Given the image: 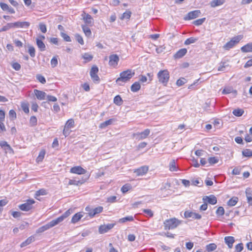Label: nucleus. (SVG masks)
Instances as JSON below:
<instances>
[{"label": "nucleus", "instance_id": "1", "mask_svg": "<svg viewBox=\"0 0 252 252\" xmlns=\"http://www.w3.org/2000/svg\"><path fill=\"white\" fill-rule=\"evenodd\" d=\"M135 75V72L131 69H127L120 73V77L116 81V83L119 85L120 82L126 83L129 81Z\"/></svg>", "mask_w": 252, "mask_h": 252}, {"label": "nucleus", "instance_id": "2", "mask_svg": "<svg viewBox=\"0 0 252 252\" xmlns=\"http://www.w3.org/2000/svg\"><path fill=\"white\" fill-rule=\"evenodd\" d=\"M243 35H238L232 37L229 41L226 42L223 46V48L225 50H229L234 47L236 45L238 44L239 42L243 39Z\"/></svg>", "mask_w": 252, "mask_h": 252}, {"label": "nucleus", "instance_id": "3", "mask_svg": "<svg viewBox=\"0 0 252 252\" xmlns=\"http://www.w3.org/2000/svg\"><path fill=\"white\" fill-rule=\"evenodd\" d=\"M181 221L175 218L166 220L164 222L165 229H174L179 225Z\"/></svg>", "mask_w": 252, "mask_h": 252}, {"label": "nucleus", "instance_id": "4", "mask_svg": "<svg viewBox=\"0 0 252 252\" xmlns=\"http://www.w3.org/2000/svg\"><path fill=\"white\" fill-rule=\"evenodd\" d=\"M158 77L160 83L166 85L169 79V73L166 69L160 70L158 73Z\"/></svg>", "mask_w": 252, "mask_h": 252}, {"label": "nucleus", "instance_id": "5", "mask_svg": "<svg viewBox=\"0 0 252 252\" xmlns=\"http://www.w3.org/2000/svg\"><path fill=\"white\" fill-rule=\"evenodd\" d=\"M98 68L95 65H93L90 70V76L93 82L95 83H98L100 82V78L97 75Z\"/></svg>", "mask_w": 252, "mask_h": 252}, {"label": "nucleus", "instance_id": "6", "mask_svg": "<svg viewBox=\"0 0 252 252\" xmlns=\"http://www.w3.org/2000/svg\"><path fill=\"white\" fill-rule=\"evenodd\" d=\"M150 129L147 128L141 132L134 133L132 136L138 141L146 138L150 133Z\"/></svg>", "mask_w": 252, "mask_h": 252}, {"label": "nucleus", "instance_id": "7", "mask_svg": "<svg viewBox=\"0 0 252 252\" xmlns=\"http://www.w3.org/2000/svg\"><path fill=\"white\" fill-rule=\"evenodd\" d=\"M103 210V208L102 206H98L94 209H92L90 207H87L85 208V210L88 212V215L91 218H93L95 215L101 213Z\"/></svg>", "mask_w": 252, "mask_h": 252}, {"label": "nucleus", "instance_id": "8", "mask_svg": "<svg viewBox=\"0 0 252 252\" xmlns=\"http://www.w3.org/2000/svg\"><path fill=\"white\" fill-rule=\"evenodd\" d=\"M34 203L33 199H28L25 203L19 205V208L22 211H28L32 209V205Z\"/></svg>", "mask_w": 252, "mask_h": 252}, {"label": "nucleus", "instance_id": "9", "mask_svg": "<svg viewBox=\"0 0 252 252\" xmlns=\"http://www.w3.org/2000/svg\"><path fill=\"white\" fill-rule=\"evenodd\" d=\"M72 213V210L68 209L65 213H64L61 216L58 217L56 219L53 220L54 223L57 225L59 223L62 222L65 218L68 217Z\"/></svg>", "mask_w": 252, "mask_h": 252}, {"label": "nucleus", "instance_id": "10", "mask_svg": "<svg viewBox=\"0 0 252 252\" xmlns=\"http://www.w3.org/2000/svg\"><path fill=\"white\" fill-rule=\"evenodd\" d=\"M204 202H206L211 205H215L217 203V197L213 194L209 196H204L202 198Z\"/></svg>", "mask_w": 252, "mask_h": 252}, {"label": "nucleus", "instance_id": "11", "mask_svg": "<svg viewBox=\"0 0 252 252\" xmlns=\"http://www.w3.org/2000/svg\"><path fill=\"white\" fill-rule=\"evenodd\" d=\"M55 225H56L54 223V221L52 220V221H51L49 223H47L46 224L38 228L36 230V233H41Z\"/></svg>", "mask_w": 252, "mask_h": 252}, {"label": "nucleus", "instance_id": "12", "mask_svg": "<svg viewBox=\"0 0 252 252\" xmlns=\"http://www.w3.org/2000/svg\"><path fill=\"white\" fill-rule=\"evenodd\" d=\"M13 28H25L28 29L30 26V23L29 22L17 21L12 23Z\"/></svg>", "mask_w": 252, "mask_h": 252}, {"label": "nucleus", "instance_id": "13", "mask_svg": "<svg viewBox=\"0 0 252 252\" xmlns=\"http://www.w3.org/2000/svg\"><path fill=\"white\" fill-rule=\"evenodd\" d=\"M70 172L72 173L81 175L86 174L87 170L80 166H76L72 167L70 170Z\"/></svg>", "mask_w": 252, "mask_h": 252}, {"label": "nucleus", "instance_id": "14", "mask_svg": "<svg viewBox=\"0 0 252 252\" xmlns=\"http://www.w3.org/2000/svg\"><path fill=\"white\" fill-rule=\"evenodd\" d=\"M115 225L113 223L101 225L99 226L98 231L100 234H103L112 229Z\"/></svg>", "mask_w": 252, "mask_h": 252}, {"label": "nucleus", "instance_id": "15", "mask_svg": "<svg viewBox=\"0 0 252 252\" xmlns=\"http://www.w3.org/2000/svg\"><path fill=\"white\" fill-rule=\"evenodd\" d=\"M119 61V58L117 55H111L109 56V64L110 66L115 67L117 65Z\"/></svg>", "mask_w": 252, "mask_h": 252}, {"label": "nucleus", "instance_id": "16", "mask_svg": "<svg viewBox=\"0 0 252 252\" xmlns=\"http://www.w3.org/2000/svg\"><path fill=\"white\" fill-rule=\"evenodd\" d=\"M0 146L5 151V153H13V150L10 146L5 141L0 142Z\"/></svg>", "mask_w": 252, "mask_h": 252}, {"label": "nucleus", "instance_id": "17", "mask_svg": "<svg viewBox=\"0 0 252 252\" xmlns=\"http://www.w3.org/2000/svg\"><path fill=\"white\" fill-rule=\"evenodd\" d=\"M148 171V167L147 166H143L137 169H135L134 172L137 176H142L146 174Z\"/></svg>", "mask_w": 252, "mask_h": 252}, {"label": "nucleus", "instance_id": "18", "mask_svg": "<svg viewBox=\"0 0 252 252\" xmlns=\"http://www.w3.org/2000/svg\"><path fill=\"white\" fill-rule=\"evenodd\" d=\"M82 16L83 17V19L88 25L92 26L93 23V19L92 16L89 14H86L84 12L82 14Z\"/></svg>", "mask_w": 252, "mask_h": 252}, {"label": "nucleus", "instance_id": "19", "mask_svg": "<svg viewBox=\"0 0 252 252\" xmlns=\"http://www.w3.org/2000/svg\"><path fill=\"white\" fill-rule=\"evenodd\" d=\"M247 200L249 205L252 206V189L248 188L246 189L245 191Z\"/></svg>", "mask_w": 252, "mask_h": 252}, {"label": "nucleus", "instance_id": "20", "mask_svg": "<svg viewBox=\"0 0 252 252\" xmlns=\"http://www.w3.org/2000/svg\"><path fill=\"white\" fill-rule=\"evenodd\" d=\"M34 93L39 100H44L46 96V94L45 92L36 89L34 90Z\"/></svg>", "mask_w": 252, "mask_h": 252}, {"label": "nucleus", "instance_id": "21", "mask_svg": "<svg viewBox=\"0 0 252 252\" xmlns=\"http://www.w3.org/2000/svg\"><path fill=\"white\" fill-rule=\"evenodd\" d=\"M187 53V49L186 48H182L177 51L174 55V58L175 59H178L182 58Z\"/></svg>", "mask_w": 252, "mask_h": 252}, {"label": "nucleus", "instance_id": "22", "mask_svg": "<svg viewBox=\"0 0 252 252\" xmlns=\"http://www.w3.org/2000/svg\"><path fill=\"white\" fill-rule=\"evenodd\" d=\"M224 241L229 248L231 249L232 248L233 243L235 242V240L233 237L226 236L224 238Z\"/></svg>", "mask_w": 252, "mask_h": 252}, {"label": "nucleus", "instance_id": "23", "mask_svg": "<svg viewBox=\"0 0 252 252\" xmlns=\"http://www.w3.org/2000/svg\"><path fill=\"white\" fill-rule=\"evenodd\" d=\"M241 50L244 53L252 52V42L249 43L241 48Z\"/></svg>", "mask_w": 252, "mask_h": 252}, {"label": "nucleus", "instance_id": "24", "mask_svg": "<svg viewBox=\"0 0 252 252\" xmlns=\"http://www.w3.org/2000/svg\"><path fill=\"white\" fill-rule=\"evenodd\" d=\"M225 2V0H213L210 3L212 7H215L222 5Z\"/></svg>", "mask_w": 252, "mask_h": 252}, {"label": "nucleus", "instance_id": "25", "mask_svg": "<svg viewBox=\"0 0 252 252\" xmlns=\"http://www.w3.org/2000/svg\"><path fill=\"white\" fill-rule=\"evenodd\" d=\"M83 217V215L81 212L76 213L72 218L71 223H75L77 222Z\"/></svg>", "mask_w": 252, "mask_h": 252}, {"label": "nucleus", "instance_id": "26", "mask_svg": "<svg viewBox=\"0 0 252 252\" xmlns=\"http://www.w3.org/2000/svg\"><path fill=\"white\" fill-rule=\"evenodd\" d=\"M36 44L41 51H44L46 49L45 44L43 42L41 39L36 38Z\"/></svg>", "mask_w": 252, "mask_h": 252}, {"label": "nucleus", "instance_id": "27", "mask_svg": "<svg viewBox=\"0 0 252 252\" xmlns=\"http://www.w3.org/2000/svg\"><path fill=\"white\" fill-rule=\"evenodd\" d=\"M141 88V85L138 82H135L131 86L130 89L132 92H137Z\"/></svg>", "mask_w": 252, "mask_h": 252}, {"label": "nucleus", "instance_id": "28", "mask_svg": "<svg viewBox=\"0 0 252 252\" xmlns=\"http://www.w3.org/2000/svg\"><path fill=\"white\" fill-rule=\"evenodd\" d=\"M34 241V237L32 236H31V237H29L26 241H25L24 242L22 243L21 244L20 246L21 248L24 247L30 244L31 243L33 242Z\"/></svg>", "mask_w": 252, "mask_h": 252}, {"label": "nucleus", "instance_id": "29", "mask_svg": "<svg viewBox=\"0 0 252 252\" xmlns=\"http://www.w3.org/2000/svg\"><path fill=\"white\" fill-rule=\"evenodd\" d=\"M169 168L171 171H177L178 170V167L176 166L175 159L171 160L169 165Z\"/></svg>", "mask_w": 252, "mask_h": 252}, {"label": "nucleus", "instance_id": "30", "mask_svg": "<svg viewBox=\"0 0 252 252\" xmlns=\"http://www.w3.org/2000/svg\"><path fill=\"white\" fill-rule=\"evenodd\" d=\"M114 121L113 119H109L107 121H106L102 123H101L99 125V128H104L106 127L107 126L111 125L112 123Z\"/></svg>", "mask_w": 252, "mask_h": 252}, {"label": "nucleus", "instance_id": "31", "mask_svg": "<svg viewBox=\"0 0 252 252\" xmlns=\"http://www.w3.org/2000/svg\"><path fill=\"white\" fill-rule=\"evenodd\" d=\"M134 220V217L132 216H128L126 217L120 219L118 220L119 223H123L126 221H132Z\"/></svg>", "mask_w": 252, "mask_h": 252}, {"label": "nucleus", "instance_id": "32", "mask_svg": "<svg viewBox=\"0 0 252 252\" xmlns=\"http://www.w3.org/2000/svg\"><path fill=\"white\" fill-rule=\"evenodd\" d=\"M238 201V198L236 196H233L227 202V205L229 206H235Z\"/></svg>", "mask_w": 252, "mask_h": 252}, {"label": "nucleus", "instance_id": "33", "mask_svg": "<svg viewBox=\"0 0 252 252\" xmlns=\"http://www.w3.org/2000/svg\"><path fill=\"white\" fill-rule=\"evenodd\" d=\"M201 15V11L199 10H196L190 12V19H195Z\"/></svg>", "mask_w": 252, "mask_h": 252}, {"label": "nucleus", "instance_id": "34", "mask_svg": "<svg viewBox=\"0 0 252 252\" xmlns=\"http://www.w3.org/2000/svg\"><path fill=\"white\" fill-rule=\"evenodd\" d=\"M82 28L86 36L89 37L91 35L92 32L90 29L88 27L85 25H82Z\"/></svg>", "mask_w": 252, "mask_h": 252}, {"label": "nucleus", "instance_id": "35", "mask_svg": "<svg viewBox=\"0 0 252 252\" xmlns=\"http://www.w3.org/2000/svg\"><path fill=\"white\" fill-rule=\"evenodd\" d=\"M229 66V64L226 62H221L218 67V70L223 71L225 70V67Z\"/></svg>", "mask_w": 252, "mask_h": 252}, {"label": "nucleus", "instance_id": "36", "mask_svg": "<svg viewBox=\"0 0 252 252\" xmlns=\"http://www.w3.org/2000/svg\"><path fill=\"white\" fill-rule=\"evenodd\" d=\"M217 245L215 243H211L206 246V251L210 252L215 250L217 249Z\"/></svg>", "mask_w": 252, "mask_h": 252}, {"label": "nucleus", "instance_id": "37", "mask_svg": "<svg viewBox=\"0 0 252 252\" xmlns=\"http://www.w3.org/2000/svg\"><path fill=\"white\" fill-rule=\"evenodd\" d=\"M82 58L85 60V63H86L91 61L93 56L88 53H85L82 55Z\"/></svg>", "mask_w": 252, "mask_h": 252}, {"label": "nucleus", "instance_id": "38", "mask_svg": "<svg viewBox=\"0 0 252 252\" xmlns=\"http://www.w3.org/2000/svg\"><path fill=\"white\" fill-rule=\"evenodd\" d=\"M244 113V111L243 109L239 108L234 109L232 112L233 114L237 117H240L242 116Z\"/></svg>", "mask_w": 252, "mask_h": 252}, {"label": "nucleus", "instance_id": "39", "mask_svg": "<svg viewBox=\"0 0 252 252\" xmlns=\"http://www.w3.org/2000/svg\"><path fill=\"white\" fill-rule=\"evenodd\" d=\"M12 28H13L12 23H7L0 29V32L7 31Z\"/></svg>", "mask_w": 252, "mask_h": 252}, {"label": "nucleus", "instance_id": "40", "mask_svg": "<svg viewBox=\"0 0 252 252\" xmlns=\"http://www.w3.org/2000/svg\"><path fill=\"white\" fill-rule=\"evenodd\" d=\"M45 155V151L44 150H42L39 152V155L36 158V161L38 162L42 161L44 158Z\"/></svg>", "mask_w": 252, "mask_h": 252}, {"label": "nucleus", "instance_id": "41", "mask_svg": "<svg viewBox=\"0 0 252 252\" xmlns=\"http://www.w3.org/2000/svg\"><path fill=\"white\" fill-rule=\"evenodd\" d=\"M206 21V18H202L201 19H198L192 22V24L196 26H199L201 25L205 21Z\"/></svg>", "mask_w": 252, "mask_h": 252}, {"label": "nucleus", "instance_id": "42", "mask_svg": "<svg viewBox=\"0 0 252 252\" xmlns=\"http://www.w3.org/2000/svg\"><path fill=\"white\" fill-rule=\"evenodd\" d=\"M74 120L72 119L68 120L65 125V127L66 128L69 129L70 128H72L74 126Z\"/></svg>", "mask_w": 252, "mask_h": 252}, {"label": "nucleus", "instance_id": "43", "mask_svg": "<svg viewBox=\"0 0 252 252\" xmlns=\"http://www.w3.org/2000/svg\"><path fill=\"white\" fill-rule=\"evenodd\" d=\"M123 100L120 95L116 96L114 98V103L117 105H121L122 104Z\"/></svg>", "mask_w": 252, "mask_h": 252}, {"label": "nucleus", "instance_id": "44", "mask_svg": "<svg viewBox=\"0 0 252 252\" xmlns=\"http://www.w3.org/2000/svg\"><path fill=\"white\" fill-rule=\"evenodd\" d=\"M131 12L130 11H126L123 14L120 19L121 20H123L124 19H129L131 16Z\"/></svg>", "mask_w": 252, "mask_h": 252}, {"label": "nucleus", "instance_id": "45", "mask_svg": "<svg viewBox=\"0 0 252 252\" xmlns=\"http://www.w3.org/2000/svg\"><path fill=\"white\" fill-rule=\"evenodd\" d=\"M242 154L245 157H251L252 156V151L248 149H245L243 151Z\"/></svg>", "mask_w": 252, "mask_h": 252}, {"label": "nucleus", "instance_id": "46", "mask_svg": "<svg viewBox=\"0 0 252 252\" xmlns=\"http://www.w3.org/2000/svg\"><path fill=\"white\" fill-rule=\"evenodd\" d=\"M216 213L217 215L218 216H223L224 214V208L221 206L219 207L217 209Z\"/></svg>", "mask_w": 252, "mask_h": 252}, {"label": "nucleus", "instance_id": "47", "mask_svg": "<svg viewBox=\"0 0 252 252\" xmlns=\"http://www.w3.org/2000/svg\"><path fill=\"white\" fill-rule=\"evenodd\" d=\"M190 218L193 219L199 220L201 218V215L197 213L190 212Z\"/></svg>", "mask_w": 252, "mask_h": 252}, {"label": "nucleus", "instance_id": "48", "mask_svg": "<svg viewBox=\"0 0 252 252\" xmlns=\"http://www.w3.org/2000/svg\"><path fill=\"white\" fill-rule=\"evenodd\" d=\"M192 185L196 186L201 187L203 185V182L202 181H200L197 179H192Z\"/></svg>", "mask_w": 252, "mask_h": 252}, {"label": "nucleus", "instance_id": "49", "mask_svg": "<svg viewBox=\"0 0 252 252\" xmlns=\"http://www.w3.org/2000/svg\"><path fill=\"white\" fill-rule=\"evenodd\" d=\"M219 161V159L215 157H210L208 158V162L210 165H213L215 163H218Z\"/></svg>", "mask_w": 252, "mask_h": 252}, {"label": "nucleus", "instance_id": "50", "mask_svg": "<svg viewBox=\"0 0 252 252\" xmlns=\"http://www.w3.org/2000/svg\"><path fill=\"white\" fill-rule=\"evenodd\" d=\"M30 125L31 126H34L37 125V119L35 116H32L30 120Z\"/></svg>", "mask_w": 252, "mask_h": 252}, {"label": "nucleus", "instance_id": "51", "mask_svg": "<svg viewBox=\"0 0 252 252\" xmlns=\"http://www.w3.org/2000/svg\"><path fill=\"white\" fill-rule=\"evenodd\" d=\"M84 182L81 181H76L75 180H70L68 182L69 185H76L78 186L80 184H82Z\"/></svg>", "mask_w": 252, "mask_h": 252}, {"label": "nucleus", "instance_id": "52", "mask_svg": "<svg viewBox=\"0 0 252 252\" xmlns=\"http://www.w3.org/2000/svg\"><path fill=\"white\" fill-rule=\"evenodd\" d=\"M187 80L184 78H181L177 81L176 84L178 86H181L187 82Z\"/></svg>", "mask_w": 252, "mask_h": 252}, {"label": "nucleus", "instance_id": "53", "mask_svg": "<svg viewBox=\"0 0 252 252\" xmlns=\"http://www.w3.org/2000/svg\"><path fill=\"white\" fill-rule=\"evenodd\" d=\"M36 78L37 80L39 82H40L41 83L44 84L46 83V79L43 76H42L40 74H37L36 76Z\"/></svg>", "mask_w": 252, "mask_h": 252}, {"label": "nucleus", "instance_id": "54", "mask_svg": "<svg viewBox=\"0 0 252 252\" xmlns=\"http://www.w3.org/2000/svg\"><path fill=\"white\" fill-rule=\"evenodd\" d=\"M28 52L32 57H34L35 56V49L33 46H30L29 47Z\"/></svg>", "mask_w": 252, "mask_h": 252}, {"label": "nucleus", "instance_id": "55", "mask_svg": "<svg viewBox=\"0 0 252 252\" xmlns=\"http://www.w3.org/2000/svg\"><path fill=\"white\" fill-rule=\"evenodd\" d=\"M76 40L81 45L84 44V40L82 37L79 34H76L75 35Z\"/></svg>", "mask_w": 252, "mask_h": 252}, {"label": "nucleus", "instance_id": "56", "mask_svg": "<svg viewBox=\"0 0 252 252\" xmlns=\"http://www.w3.org/2000/svg\"><path fill=\"white\" fill-rule=\"evenodd\" d=\"M243 250V245L239 243L235 246V250L236 252H241Z\"/></svg>", "mask_w": 252, "mask_h": 252}, {"label": "nucleus", "instance_id": "57", "mask_svg": "<svg viewBox=\"0 0 252 252\" xmlns=\"http://www.w3.org/2000/svg\"><path fill=\"white\" fill-rule=\"evenodd\" d=\"M58 64V59L56 57H54L51 61V65L52 67H56Z\"/></svg>", "mask_w": 252, "mask_h": 252}, {"label": "nucleus", "instance_id": "58", "mask_svg": "<svg viewBox=\"0 0 252 252\" xmlns=\"http://www.w3.org/2000/svg\"><path fill=\"white\" fill-rule=\"evenodd\" d=\"M130 189V186L127 184L124 185L121 188V191L123 193H126Z\"/></svg>", "mask_w": 252, "mask_h": 252}, {"label": "nucleus", "instance_id": "59", "mask_svg": "<svg viewBox=\"0 0 252 252\" xmlns=\"http://www.w3.org/2000/svg\"><path fill=\"white\" fill-rule=\"evenodd\" d=\"M9 116L12 119L14 120L16 118V113L14 110H10L9 112Z\"/></svg>", "mask_w": 252, "mask_h": 252}, {"label": "nucleus", "instance_id": "60", "mask_svg": "<svg viewBox=\"0 0 252 252\" xmlns=\"http://www.w3.org/2000/svg\"><path fill=\"white\" fill-rule=\"evenodd\" d=\"M241 169L240 167H235L233 169L232 171V174L234 175H239L241 173Z\"/></svg>", "mask_w": 252, "mask_h": 252}, {"label": "nucleus", "instance_id": "61", "mask_svg": "<svg viewBox=\"0 0 252 252\" xmlns=\"http://www.w3.org/2000/svg\"><path fill=\"white\" fill-rule=\"evenodd\" d=\"M39 28L40 30L43 33H45L47 31L46 26L44 24L40 23L39 24Z\"/></svg>", "mask_w": 252, "mask_h": 252}, {"label": "nucleus", "instance_id": "62", "mask_svg": "<svg viewBox=\"0 0 252 252\" xmlns=\"http://www.w3.org/2000/svg\"><path fill=\"white\" fill-rule=\"evenodd\" d=\"M61 36L67 42H70L71 41L70 37L65 33L62 32Z\"/></svg>", "mask_w": 252, "mask_h": 252}, {"label": "nucleus", "instance_id": "63", "mask_svg": "<svg viewBox=\"0 0 252 252\" xmlns=\"http://www.w3.org/2000/svg\"><path fill=\"white\" fill-rule=\"evenodd\" d=\"M12 67L16 71H19L21 69V65L18 63H14L12 64Z\"/></svg>", "mask_w": 252, "mask_h": 252}, {"label": "nucleus", "instance_id": "64", "mask_svg": "<svg viewBox=\"0 0 252 252\" xmlns=\"http://www.w3.org/2000/svg\"><path fill=\"white\" fill-rule=\"evenodd\" d=\"M143 212L146 214L149 217H152L154 215L153 212L150 209H144Z\"/></svg>", "mask_w": 252, "mask_h": 252}]
</instances>
